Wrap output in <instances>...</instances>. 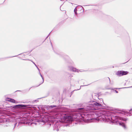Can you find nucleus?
<instances>
[{"instance_id":"nucleus-1","label":"nucleus","mask_w":132,"mask_h":132,"mask_svg":"<svg viewBox=\"0 0 132 132\" xmlns=\"http://www.w3.org/2000/svg\"><path fill=\"white\" fill-rule=\"evenodd\" d=\"M14 107L15 108H25L27 107V106L26 105H22V104H20V105H18L15 106Z\"/></svg>"},{"instance_id":"nucleus-2","label":"nucleus","mask_w":132,"mask_h":132,"mask_svg":"<svg viewBox=\"0 0 132 132\" xmlns=\"http://www.w3.org/2000/svg\"><path fill=\"white\" fill-rule=\"evenodd\" d=\"M7 99L8 100L7 101L9 102H10L13 103H15V101L13 99L10 98H8Z\"/></svg>"},{"instance_id":"nucleus-3","label":"nucleus","mask_w":132,"mask_h":132,"mask_svg":"<svg viewBox=\"0 0 132 132\" xmlns=\"http://www.w3.org/2000/svg\"><path fill=\"white\" fill-rule=\"evenodd\" d=\"M116 75L118 76H122L121 71H118L116 73Z\"/></svg>"},{"instance_id":"nucleus-4","label":"nucleus","mask_w":132,"mask_h":132,"mask_svg":"<svg viewBox=\"0 0 132 132\" xmlns=\"http://www.w3.org/2000/svg\"><path fill=\"white\" fill-rule=\"evenodd\" d=\"M122 71V76L127 75L128 73V71Z\"/></svg>"},{"instance_id":"nucleus-5","label":"nucleus","mask_w":132,"mask_h":132,"mask_svg":"<svg viewBox=\"0 0 132 132\" xmlns=\"http://www.w3.org/2000/svg\"><path fill=\"white\" fill-rule=\"evenodd\" d=\"M119 124L122 126L123 127H124L125 128H126V127L125 126V125L124 123H119Z\"/></svg>"},{"instance_id":"nucleus-6","label":"nucleus","mask_w":132,"mask_h":132,"mask_svg":"<svg viewBox=\"0 0 132 132\" xmlns=\"http://www.w3.org/2000/svg\"><path fill=\"white\" fill-rule=\"evenodd\" d=\"M119 119L121 120H122L124 121H126L127 120V119H123V118H119Z\"/></svg>"},{"instance_id":"nucleus-7","label":"nucleus","mask_w":132,"mask_h":132,"mask_svg":"<svg viewBox=\"0 0 132 132\" xmlns=\"http://www.w3.org/2000/svg\"><path fill=\"white\" fill-rule=\"evenodd\" d=\"M56 107V106L55 105H51L49 107H51L52 108H54V107Z\"/></svg>"},{"instance_id":"nucleus-8","label":"nucleus","mask_w":132,"mask_h":132,"mask_svg":"<svg viewBox=\"0 0 132 132\" xmlns=\"http://www.w3.org/2000/svg\"><path fill=\"white\" fill-rule=\"evenodd\" d=\"M83 109H84L83 108H79L78 109L79 110H82L81 111V112H84V110Z\"/></svg>"},{"instance_id":"nucleus-9","label":"nucleus","mask_w":132,"mask_h":132,"mask_svg":"<svg viewBox=\"0 0 132 132\" xmlns=\"http://www.w3.org/2000/svg\"><path fill=\"white\" fill-rule=\"evenodd\" d=\"M97 105L98 106H101V104H99V103H97Z\"/></svg>"},{"instance_id":"nucleus-10","label":"nucleus","mask_w":132,"mask_h":132,"mask_svg":"<svg viewBox=\"0 0 132 132\" xmlns=\"http://www.w3.org/2000/svg\"><path fill=\"white\" fill-rule=\"evenodd\" d=\"M130 113H132V110H131L130 111Z\"/></svg>"},{"instance_id":"nucleus-11","label":"nucleus","mask_w":132,"mask_h":132,"mask_svg":"<svg viewBox=\"0 0 132 132\" xmlns=\"http://www.w3.org/2000/svg\"><path fill=\"white\" fill-rule=\"evenodd\" d=\"M115 92L116 93H118V91L117 90H115Z\"/></svg>"}]
</instances>
